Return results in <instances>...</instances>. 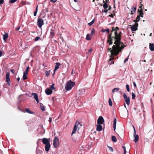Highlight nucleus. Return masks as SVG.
Listing matches in <instances>:
<instances>
[{"mask_svg": "<svg viewBox=\"0 0 154 154\" xmlns=\"http://www.w3.org/2000/svg\"><path fill=\"white\" fill-rule=\"evenodd\" d=\"M119 28L118 27H112L111 33L107 36V42L109 45H112L113 41H114V44L115 45L112 46V49L111 48L108 49L111 52L112 55H117L126 46L121 42L122 32L119 31Z\"/></svg>", "mask_w": 154, "mask_h": 154, "instance_id": "nucleus-1", "label": "nucleus"}, {"mask_svg": "<svg viewBox=\"0 0 154 154\" xmlns=\"http://www.w3.org/2000/svg\"><path fill=\"white\" fill-rule=\"evenodd\" d=\"M49 140L50 139H48L46 138H44L41 139L43 143L45 145V149L47 153L49 151L51 147Z\"/></svg>", "mask_w": 154, "mask_h": 154, "instance_id": "nucleus-2", "label": "nucleus"}, {"mask_svg": "<svg viewBox=\"0 0 154 154\" xmlns=\"http://www.w3.org/2000/svg\"><path fill=\"white\" fill-rule=\"evenodd\" d=\"M75 82H72L70 80L67 82L65 86V89L66 91H69L75 85Z\"/></svg>", "mask_w": 154, "mask_h": 154, "instance_id": "nucleus-3", "label": "nucleus"}, {"mask_svg": "<svg viewBox=\"0 0 154 154\" xmlns=\"http://www.w3.org/2000/svg\"><path fill=\"white\" fill-rule=\"evenodd\" d=\"M59 144V139L57 137H55L53 145L55 148H57Z\"/></svg>", "mask_w": 154, "mask_h": 154, "instance_id": "nucleus-4", "label": "nucleus"}, {"mask_svg": "<svg viewBox=\"0 0 154 154\" xmlns=\"http://www.w3.org/2000/svg\"><path fill=\"white\" fill-rule=\"evenodd\" d=\"M44 23V20L41 18H39L37 20V25L39 27L41 28Z\"/></svg>", "mask_w": 154, "mask_h": 154, "instance_id": "nucleus-5", "label": "nucleus"}, {"mask_svg": "<svg viewBox=\"0 0 154 154\" xmlns=\"http://www.w3.org/2000/svg\"><path fill=\"white\" fill-rule=\"evenodd\" d=\"M123 97L125 100L126 104L129 105L130 103V99L129 97H127L125 94H123Z\"/></svg>", "mask_w": 154, "mask_h": 154, "instance_id": "nucleus-6", "label": "nucleus"}, {"mask_svg": "<svg viewBox=\"0 0 154 154\" xmlns=\"http://www.w3.org/2000/svg\"><path fill=\"white\" fill-rule=\"evenodd\" d=\"M143 5L142 4H141V6L139 7V8H140V9H138V12L139 13L138 15L140 16L141 17H143V9L142 8Z\"/></svg>", "mask_w": 154, "mask_h": 154, "instance_id": "nucleus-7", "label": "nucleus"}, {"mask_svg": "<svg viewBox=\"0 0 154 154\" xmlns=\"http://www.w3.org/2000/svg\"><path fill=\"white\" fill-rule=\"evenodd\" d=\"M138 25L137 23H135L134 25L131 26V30L133 31H136L137 29Z\"/></svg>", "mask_w": 154, "mask_h": 154, "instance_id": "nucleus-8", "label": "nucleus"}, {"mask_svg": "<svg viewBox=\"0 0 154 154\" xmlns=\"http://www.w3.org/2000/svg\"><path fill=\"white\" fill-rule=\"evenodd\" d=\"M79 124V122H76L71 134L72 135L75 133L77 129L78 126Z\"/></svg>", "mask_w": 154, "mask_h": 154, "instance_id": "nucleus-9", "label": "nucleus"}, {"mask_svg": "<svg viewBox=\"0 0 154 154\" xmlns=\"http://www.w3.org/2000/svg\"><path fill=\"white\" fill-rule=\"evenodd\" d=\"M103 6L104 9V10H103L102 11V12L107 13L108 11H109L108 10V9H107L108 8V5L106 3H105L103 4Z\"/></svg>", "mask_w": 154, "mask_h": 154, "instance_id": "nucleus-10", "label": "nucleus"}, {"mask_svg": "<svg viewBox=\"0 0 154 154\" xmlns=\"http://www.w3.org/2000/svg\"><path fill=\"white\" fill-rule=\"evenodd\" d=\"M104 122V120L102 116H100L98 118L97 123L98 124L101 125L103 124Z\"/></svg>", "mask_w": 154, "mask_h": 154, "instance_id": "nucleus-11", "label": "nucleus"}, {"mask_svg": "<svg viewBox=\"0 0 154 154\" xmlns=\"http://www.w3.org/2000/svg\"><path fill=\"white\" fill-rule=\"evenodd\" d=\"M134 134L135 136L134 137V141L136 143L137 142L138 140L139 139V136L138 135H136V131L135 128L134 127Z\"/></svg>", "mask_w": 154, "mask_h": 154, "instance_id": "nucleus-12", "label": "nucleus"}, {"mask_svg": "<svg viewBox=\"0 0 154 154\" xmlns=\"http://www.w3.org/2000/svg\"><path fill=\"white\" fill-rule=\"evenodd\" d=\"M9 76V72L7 73L6 75V81L7 82L8 85H10V82Z\"/></svg>", "mask_w": 154, "mask_h": 154, "instance_id": "nucleus-13", "label": "nucleus"}, {"mask_svg": "<svg viewBox=\"0 0 154 154\" xmlns=\"http://www.w3.org/2000/svg\"><path fill=\"white\" fill-rule=\"evenodd\" d=\"M45 92L47 95H49L52 93V91L51 89L47 88L45 90Z\"/></svg>", "mask_w": 154, "mask_h": 154, "instance_id": "nucleus-14", "label": "nucleus"}, {"mask_svg": "<svg viewBox=\"0 0 154 154\" xmlns=\"http://www.w3.org/2000/svg\"><path fill=\"white\" fill-rule=\"evenodd\" d=\"M55 33V32L54 30L51 29L50 35L49 36L50 38H52L54 37V36Z\"/></svg>", "mask_w": 154, "mask_h": 154, "instance_id": "nucleus-15", "label": "nucleus"}, {"mask_svg": "<svg viewBox=\"0 0 154 154\" xmlns=\"http://www.w3.org/2000/svg\"><path fill=\"white\" fill-rule=\"evenodd\" d=\"M61 64L59 63H56L55 66V68L54 70V72L59 68V66Z\"/></svg>", "mask_w": 154, "mask_h": 154, "instance_id": "nucleus-16", "label": "nucleus"}, {"mask_svg": "<svg viewBox=\"0 0 154 154\" xmlns=\"http://www.w3.org/2000/svg\"><path fill=\"white\" fill-rule=\"evenodd\" d=\"M136 10V7L132 6L131 8V14H133L134 13H135Z\"/></svg>", "mask_w": 154, "mask_h": 154, "instance_id": "nucleus-17", "label": "nucleus"}, {"mask_svg": "<svg viewBox=\"0 0 154 154\" xmlns=\"http://www.w3.org/2000/svg\"><path fill=\"white\" fill-rule=\"evenodd\" d=\"M149 48L150 50L152 51H154V44L153 43H149Z\"/></svg>", "mask_w": 154, "mask_h": 154, "instance_id": "nucleus-18", "label": "nucleus"}, {"mask_svg": "<svg viewBox=\"0 0 154 154\" xmlns=\"http://www.w3.org/2000/svg\"><path fill=\"white\" fill-rule=\"evenodd\" d=\"M8 37V34L7 33H5V34L3 35V39L5 41H6V39Z\"/></svg>", "mask_w": 154, "mask_h": 154, "instance_id": "nucleus-19", "label": "nucleus"}, {"mask_svg": "<svg viewBox=\"0 0 154 154\" xmlns=\"http://www.w3.org/2000/svg\"><path fill=\"white\" fill-rule=\"evenodd\" d=\"M102 127L100 125H97L96 130L98 131H102Z\"/></svg>", "mask_w": 154, "mask_h": 154, "instance_id": "nucleus-20", "label": "nucleus"}, {"mask_svg": "<svg viewBox=\"0 0 154 154\" xmlns=\"http://www.w3.org/2000/svg\"><path fill=\"white\" fill-rule=\"evenodd\" d=\"M116 119H115L113 121V129L114 131L116 129Z\"/></svg>", "mask_w": 154, "mask_h": 154, "instance_id": "nucleus-21", "label": "nucleus"}, {"mask_svg": "<svg viewBox=\"0 0 154 154\" xmlns=\"http://www.w3.org/2000/svg\"><path fill=\"white\" fill-rule=\"evenodd\" d=\"M40 105V107L41 109L43 111H45V107L44 105L41 103H39Z\"/></svg>", "mask_w": 154, "mask_h": 154, "instance_id": "nucleus-22", "label": "nucleus"}, {"mask_svg": "<svg viewBox=\"0 0 154 154\" xmlns=\"http://www.w3.org/2000/svg\"><path fill=\"white\" fill-rule=\"evenodd\" d=\"M23 74V79L24 80L26 79H27V75L28 74V73L25 72H24Z\"/></svg>", "mask_w": 154, "mask_h": 154, "instance_id": "nucleus-23", "label": "nucleus"}, {"mask_svg": "<svg viewBox=\"0 0 154 154\" xmlns=\"http://www.w3.org/2000/svg\"><path fill=\"white\" fill-rule=\"evenodd\" d=\"M91 35L89 34H88L87 35L86 39L88 41L90 40L91 38V36H90Z\"/></svg>", "mask_w": 154, "mask_h": 154, "instance_id": "nucleus-24", "label": "nucleus"}, {"mask_svg": "<svg viewBox=\"0 0 154 154\" xmlns=\"http://www.w3.org/2000/svg\"><path fill=\"white\" fill-rule=\"evenodd\" d=\"M25 111L26 112H27L31 114H33V112H32L30 111L29 109L28 108H26L25 109Z\"/></svg>", "mask_w": 154, "mask_h": 154, "instance_id": "nucleus-25", "label": "nucleus"}, {"mask_svg": "<svg viewBox=\"0 0 154 154\" xmlns=\"http://www.w3.org/2000/svg\"><path fill=\"white\" fill-rule=\"evenodd\" d=\"M114 59V57H112L111 58H110L109 59V64H113L114 63V61H112V60Z\"/></svg>", "mask_w": 154, "mask_h": 154, "instance_id": "nucleus-26", "label": "nucleus"}, {"mask_svg": "<svg viewBox=\"0 0 154 154\" xmlns=\"http://www.w3.org/2000/svg\"><path fill=\"white\" fill-rule=\"evenodd\" d=\"M112 141L114 142H116L117 141V139L115 137V136H112Z\"/></svg>", "mask_w": 154, "mask_h": 154, "instance_id": "nucleus-27", "label": "nucleus"}, {"mask_svg": "<svg viewBox=\"0 0 154 154\" xmlns=\"http://www.w3.org/2000/svg\"><path fill=\"white\" fill-rule=\"evenodd\" d=\"M32 96H34V97L35 99L38 98V96L37 94L35 93H32Z\"/></svg>", "mask_w": 154, "mask_h": 154, "instance_id": "nucleus-28", "label": "nucleus"}, {"mask_svg": "<svg viewBox=\"0 0 154 154\" xmlns=\"http://www.w3.org/2000/svg\"><path fill=\"white\" fill-rule=\"evenodd\" d=\"M95 30L94 29H92L91 33V35L92 36L95 33Z\"/></svg>", "mask_w": 154, "mask_h": 154, "instance_id": "nucleus-29", "label": "nucleus"}, {"mask_svg": "<svg viewBox=\"0 0 154 154\" xmlns=\"http://www.w3.org/2000/svg\"><path fill=\"white\" fill-rule=\"evenodd\" d=\"M109 104L110 106H112V102L110 98L109 100Z\"/></svg>", "mask_w": 154, "mask_h": 154, "instance_id": "nucleus-30", "label": "nucleus"}, {"mask_svg": "<svg viewBox=\"0 0 154 154\" xmlns=\"http://www.w3.org/2000/svg\"><path fill=\"white\" fill-rule=\"evenodd\" d=\"M119 89L118 88H115L112 90V92L114 93L115 91H117L119 90Z\"/></svg>", "mask_w": 154, "mask_h": 154, "instance_id": "nucleus-31", "label": "nucleus"}, {"mask_svg": "<svg viewBox=\"0 0 154 154\" xmlns=\"http://www.w3.org/2000/svg\"><path fill=\"white\" fill-rule=\"evenodd\" d=\"M102 30V32H104L106 31L107 32V33H109V29H103Z\"/></svg>", "mask_w": 154, "mask_h": 154, "instance_id": "nucleus-32", "label": "nucleus"}, {"mask_svg": "<svg viewBox=\"0 0 154 154\" xmlns=\"http://www.w3.org/2000/svg\"><path fill=\"white\" fill-rule=\"evenodd\" d=\"M94 19L91 22L88 23V25L89 26H91L94 23Z\"/></svg>", "mask_w": 154, "mask_h": 154, "instance_id": "nucleus-33", "label": "nucleus"}, {"mask_svg": "<svg viewBox=\"0 0 154 154\" xmlns=\"http://www.w3.org/2000/svg\"><path fill=\"white\" fill-rule=\"evenodd\" d=\"M92 51V48L90 49L89 50H88V52L86 53L87 54H90Z\"/></svg>", "mask_w": 154, "mask_h": 154, "instance_id": "nucleus-34", "label": "nucleus"}, {"mask_svg": "<svg viewBox=\"0 0 154 154\" xmlns=\"http://www.w3.org/2000/svg\"><path fill=\"white\" fill-rule=\"evenodd\" d=\"M50 71H46V75L47 77H48L50 74Z\"/></svg>", "mask_w": 154, "mask_h": 154, "instance_id": "nucleus-35", "label": "nucleus"}, {"mask_svg": "<svg viewBox=\"0 0 154 154\" xmlns=\"http://www.w3.org/2000/svg\"><path fill=\"white\" fill-rule=\"evenodd\" d=\"M126 88L127 89V91H130V88H129V86L127 84L126 85Z\"/></svg>", "mask_w": 154, "mask_h": 154, "instance_id": "nucleus-36", "label": "nucleus"}, {"mask_svg": "<svg viewBox=\"0 0 154 154\" xmlns=\"http://www.w3.org/2000/svg\"><path fill=\"white\" fill-rule=\"evenodd\" d=\"M17 0H10L9 3L10 4L13 3L15 2Z\"/></svg>", "mask_w": 154, "mask_h": 154, "instance_id": "nucleus-37", "label": "nucleus"}, {"mask_svg": "<svg viewBox=\"0 0 154 154\" xmlns=\"http://www.w3.org/2000/svg\"><path fill=\"white\" fill-rule=\"evenodd\" d=\"M54 84H52V85L50 86V88L54 90L55 89V88L54 87Z\"/></svg>", "mask_w": 154, "mask_h": 154, "instance_id": "nucleus-38", "label": "nucleus"}, {"mask_svg": "<svg viewBox=\"0 0 154 154\" xmlns=\"http://www.w3.org/2000/svg\"><path fill=\"white\" fill-rule=\"evenodd\" d=\"M140 16L137 15V17L136 18V21H139V20H140Z\"/></svg>", "mask_w": 154, "mask_h": 154, "instance_id": "nucleus-39", "label": "nucleus"}, {"mask_svg": "<svg viewBox=\"0 0 154 154\" xmlns=\"http://www.w3.org/2000/svg\"><path fill=\"white\" fill-rule=\"evenodd\" d=\"M131 94L132 95V99H134L136 96L135 95L133 92H132Z\"/></svg>", "mask_w": 154, "mask_h": 154, "instance_id": "nucleus-40", "label": "nucleus"}, {"mask_svg": "<svg viewBox=\"0 0 154 154\" xmlns=\"http://www.w3.org/2000/svg\"><path fill=\"white\" fill-rule=\"evenodd\" d=\"M40 39V37L38 36L36 37L35 39V41L36 42L38 40Z\"/></svg>", "mask_w": 154, "mask_h": 154, "instance_id": "nucleus-41", "label": "nucleus"}, {"mask_svg": "<svg viewBox=\"0 0 154 154\" xmlns=\"http://www.w3.org/2000/svg\"><path fill=\"white\" fill-rule=\"evenodd\" d=\"M108 147L109 148V150L111 151V152H113V148L112 147H110V146H108Z\"/></svg>", "mask_w": 154, "mask_h": 154, "instance_id": "nucleus-42", "label": "nucleus"}, {"mask_svg": "<svg viewBox=\"0 0 154 154\" xmlns=\"http://www.w3.org/2000/svg\"><path fill=\"white\" fill-rule=\"evenodd\" d=\"M29 66H28L27 67L26 69V72H25L28 73V72H29Z\"/></svg>", "mask_w": 154, "mask_h": 154, "instance_id": "nucleus-43", "label": "nucleus"}, {"mask_svg": "<svg viewBox=\"0 0 154 154\" xmlns=\"http://www.w3.org/2000/svg\"><path fill=\"white\" fill-rule=\"evenodd\" d=\"M115 13H114L113 14H111L110 15H109V16L110 17H111L112 18H113L114 17V16H115Z\"/></svg>", "mask_w": 154, "mask_h": 154, "instance_id": "nucleus-44", "label": "nucleus"}, {"mask_svg": "<svg viewBox=\"0 0 154 154\" xmlns=\"http://www.w3.org/2000/svg\"><path fill=\"white\" fill-rule=\"evenodd\" d=\"M105 1H106V2H105V1H104V0H103V2L104 3H106L108 5V3H109V0H105Z\"/></svg>", "mask_w": 154, "mask_h": 154, "instance_id": "nucleus-45", "label": "nucleus"}, {"mask_svg": "<svg viewBox=\"0 0 154 154\" xmlns=\"http://www.w3.org/2000/svg\"><path fill=\"white\" fill-rule=\"evenodd\" d=\"M122 147L124 149V152L126 153V148H125V146H122Z\"/></svg>", "mask_w": 154, "mask_h": 154, "instance_id": "nucleus-46", "label": "nucleus"}, {"mask_svg": "<svg viewBox=\"0 0 154 154\" xmlns=\"http://www.w3.org/2000/svg\"><path fill=\"white\" fill-rule=\"evenodd\" d=\"M57 1V0H50V2H51L55 3Z\"/></svg>", "mask_w": 154, "mask_h": 154, "instance_id": "nucleus-47", "label": "nucleus"}, {"mask_svg": "<svg viewBox=\"0 0 154 154\" xmlns=\"http://www.w3.org/2000/svg\"><path fill=\"white\" fill-rule=\"evenodd\" d=\"M20 27H21V26H20L19 27H18L16 28V30L17 31L19 30L20 29Z\"/></svg>", "mask_w": 154, "mask_h": 154, "instance_id": "nucleus-48", "label": "nucleus"}, {"mask_svg": "<svg viewBox=\"0 0 154 154\" xmlns=\"http://www.w3.org/2000/svg\"><path fill=\"white\" fill-rule=\"evenodd\" d=\"M4 2V0H0V4H2Z\"/></svg>", "mask_w": 154, "mask_h": 154, "instance_id": "nucleus-49", "label": "nucleus"}, {"mask_svg": "<svg viewBox=\"0 0 154 154\" xmlns=\"http://www.w3.org/2000/svg\"><path fill=\"white\" fill-rule=\"evenodd\" d=\"M128 59V58H126L124 60V63H125L126 62H127Z\"/></svg>", "mask_w": 154, "mask_h": 154, "instance_id": "nucleus-50", "label": "nucleus"}, {"mask_svg": "<svg viewBox=\"0 0 154 154\" xmlns=\"http://www.w3.org/2000/svg\"><path fill=\"white\" fill-rule=\"evenodd\" d=\"M108 10H111V9L112 8H111V7L110 5H108Z\"/></svg>", "mask_w": 154, "mask_h": 154, "instance_id": "nucleus-51", "label": "nucleus"}, {"mask_svg": "<svg viewBox=\"0 0 154 154\" xmlns=\"http://www.w3.org/2000/svg\"><path fill=\"white\" fill-rule=\"evenodd\" d=\"M37 12L35 11L34 12L33 15L34 16H36Z\"/></svg>", "mask_w": 154, "mask_h": 154, "instance_id": "nucleus-52", "label": "nucleus"}, {"mask_svg": "<svg viewBox=\"0 0 154 154\" xmlns=\"http://www.w3.org/2000/svg\"><path fill=\"white\" fill-rule=\"evenodd\" d=\"M49 121L50 123H51L52 122V118L51 117H50L49 118Z\"/></svg>", "mask_w": 154, "mask_h": 154, "instance_id": "nucleus-53", "label": "nucleus"}, {"mask_svg": "<svg viewBox=\"0 0 154 154\" xmlns=\"http://www.w3.org/2000/svg\"><path fill=\"white\" fill-rule=\"evenodd\" d=\"M11 71L13 73H14V70L13 69H12L11 70Z\"/></svg>", "mask_w": 154, "mask_h": 154, "instance_id": "nucleus-54", "label": "nucleus"}, {"mask_svg": "<svg viewBox=\"0 0 154 154\" xmlns=\"http://www.w3.org/2000/svg\"><path fill=\"white\" fill-rule=\"evenodd\" d=\"M133 85H134V87H136L137 86H136V85L135 83V82H133Z\"/></svg>", "mask_w": 154, "mask_h": 154, "instance_id": "nucleus-55", "label": "nucleus"}, {"mask_svg": "<svg viewBox=\"0 0 154 154\" xmlns=\"http://www.w3.org/2000/svg\"><path fill=\"white\" fill-rule=\"evenodd\" d=\"M35 100H36L37 103H38V102H39V100H38V98H37V99H36Z\"/></svg>", "mask_w": 154, "mask_h": 154, "instance_id": "nucleus-56", "label": "nucleus"}, {"mask_svg": "<svg viewBox=\"0 0 154 154\" xmlns=\"http://www.w3.org/2000/svg\"><path fill=\"white\" fill-rule=\"evenodd\" d=\"M2 52H1V51H0V57H1L2 56Z\"/></svg>", "mask_w": 154, "mask_h": 154, "instance_id": "nucleus-57", "label": "nucleus"}, {"mask_svg": "<svg viewBox=\"0 0 154 154\" xmlns=\"http://www.w3.org/2000/svg\"><path fill=\"white\" fill-rule=\"evenodd\" d=\"M38 6H37L35 9V11H36L37 12L38 11Z\"/></svg>", "mask_w": 154, "mask_h": 154, "instance_id": "nucleus-58", "label": "nucleus"}, {"mask_svg": "<svg viewBox=\"0 0 154 154\" xmlns=\"http://www.w3.org/2000/svg\"><path fill=\"white\" fill-rule=\"evenodd\" d=\"M17 80L18 81V82H19L20 80V78L19 77H18L17 78Z\"/></svg>", "mask_w": 154, "mask_h": 154, "instance_id": "nucleus-59", "label": "nucleus"}, {"mask_svg": "<svg viewBox=\"0 0 154 154\" xmlns=\"http://www.w3.org/2000/svg\"><path fill=\"white\" fill-rule=\"evenodd\" d=\"M134 22H135V23H137L136 22H137V21H136V20H134Z\"/></svg>", "mask_w": 154, "mask_h": 154, "instance_id": "nucleus-60", "label": "nucleus"}, {"mask_svg": "<svg viewBox=\"0 0 154 154\" xmlns=\"http://www.w3.org/2000/svg\"><path fill=\"white\" fill-rule=\"evenodd\" d=\"M73 0L74 1V2H77V0Z\"/></svg>", "mask_w": 154, "mask_h": 154, "instance_id": "nucleus-61", "label": "nucleus"}, {"mask_svg": "<svg viewBox=\"0 0 154 154\" xmlns=\"http://www.w3.org/2000/svg\"><path fill=\"white\" fill-rule=\"evenodd\" d=\"M124 106H125V107L126 108V105H125V104H124Z\"/></svg>", "mask_w": 154, "mask_h": 154, "instance_id": "nucleus-62", "label": "nucleus"}, {"mask_svg": "<svg viewBox=\"0 0 154 154\" xmlns=\"http://www.w3.org/2000/svg\"><path fill=\"white\" fill-rule=\"evenodd\" d=\"M99 4H100V5L101 6H102V5L101 4H100V3H99Z\"/></svg>", "mask_w": 154, "mask_h": 154, "instance_id": "nucleus-63", "label": "nucleus"}, {"mask_svg": "<svg viewBox=\"0 0 154 154\" xmlns=\"http://www.w3.org/2000/svg\"><path fill=\"white\" fill-rule=\"evenodd\" d=\"M152 33H151L149 35V36H151V35H152Z\"/></svg>", "mask_w": 154, "mask_h": 154, "instance_id": "nucleus-64", "label": "nucleus"}]
</instances>
